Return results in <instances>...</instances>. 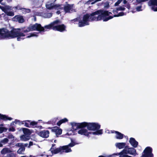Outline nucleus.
I'll use <instances>...</instances> for the list:
<instances>
[{
    "instance_id": "22",
    "label": "nucleus",
    "mask_w": 157,
    "mask_h": 157,
    "mask_svg": "<svg viewBox=\"0 0 157 157\" xmlns=\"http://www.w3.org/2000/svg\"><path fill=\"white\" fill-rule=\"evenodd\" d=\"M12 152V151L10 148H3L1 151V153L3 155L8 154Z\"/></svg>"
},
{
    "instance_id": "51",
    "label": "nucleus",
    "mask_w": 157,
    "mask_h": 157,
    "mask_svg": "<svg viewBox=\"0 0 157 157\" xmlns=\"http://www.w3.org/2000/svg\"><path fill=\"white\" fill-rule=\"evenodd\" d=\"M8 2H10L12 1V0H7Z\"/></svg>"
},
{
    "instance_id": "41",
    "label": "nucleus",
    "mask_w": 157,
    "mask_h": 157,
    "mask_svg": "<svg viewBox=\"0 0 157 157\" xmlns=\"http://www.w3.org/2000/svg\"><path fill=\"white\" fill-rule=\"evenodd\" d=\"M16 146L21 147L24 146L23 145V144L21 143H18L16 144Z\"/></svg>"
},
{
    "instance_id": "42",
    "label": "nucleus",
    "mask_w": 157,
    "mask_h": 157,
    "mask_svg": "<svg viewBox=\"0 0 157 157\" xmlns=\"http://www.w3.org/2000/svg\"><path fill=\"white\" fill-rule=\"evenodd\" d=\"M148 0H136L137 2L140 3L142 2H145L148 1Z\"/></svg>"
},
{
    "instance_id": "44",
    "label": "nucleus",
    "mask_w": 157,
    "mask_h": 157,
    "mask_svg": "<svg viewBox=\"0 0 157 157\" xmlns=\"http://www.w3.org/2000/svg\"><path fill=\"white\" fill-rule=\"evenodd\" d=\"M8 137L9 138H13V136L12 135H10Z\"/></svg>"
},
{
    "instance_id": "59",
    "label": "nucleus",
    "mask_w": 157,
    "mask_h": 157,
    "mask_svg": "<svg viewBox=\"0 0 157 157\" xmlns=\"http://www.w3.org/2000/svg\"><path fill=\"white\" fill-rule=\"evenodd\" d=\"M35 20L36 21V18H35Z\"/></svg>"
},
{
    "instance_id": "52",
    "label": "nucleus",
    "mask_w": 157,
    "mask_h": 157,
    "mask_svg": "<svg viewBox=\"0 0 157 157\" xmlns=\"http://www.w3.org/2000/svg\"><path fill=\"white\" fill-rule=\"evenodd\" d=\"M39 1L38 0H36L35 1L34 3H36V2H38Z\"/></svg>"
},
{
    "instance_id": "39",
    "label": "nucleus",
    "mask_w": 157,
    "mask_h": 157,
    "mask_svg": "<svg viewBox=\"0 0 157 157\" xmlns=\"http://www.w3.org/2000/svg\"><path fill=\"white\" fill-rule=\"evenodd\" d=\"M37 122H36L35 121H32L30 122V125H32L33 126H34L37 124Z\"/></svg>"
},
{
    "instance_id": "47",
    "label": "nucleus",
    "mask_w": 157,
    "mask_h": 157,
    "mask_svg": "<svg viewBox=\"0 0 157 157\" xmlns=\"http://www.w3.org/2000/svg\"><path fill=\"white\" fill-rule=\"evenodd\" d=\"M3 146L2 144V143L1 141L0 142V147H2Z\"/></svg>"
},
{
    "instance_id": "7",
    "label": "nucleus",
    "mask_w": 157,
    "mask_h": 157,
    "mask_svg": "<svg viewBox=\"0 0 157 157\" xmlns=\"http://www.w3.org/2000/svg\"><path fill=\"white\" fill-rule=\"evenodd\" d=\"M122 152L134 155H136L137 154L136 150L132 147H125L122 151Z\"/></svg>"
},
{
    "instance_id": "43",
    "label": "nucleus",
    "mask_w": 157,
    "mask_h": 157,
    "mask_svg": "<svg viewBox=\"0 0 157 157\" xmlns=\"http://www.w3.org/2000/svg\"><path fill=\"white\" fill-rule=\"evenodd\" d=\"M105 5L104 6V7H105L107 8L109 7V3L108 2H106L105 3Z\"/></svg>"
},
{
    "instance_id": "46",
    "label": "nucleus",
    "mask_w": 157,
    "mask_h": 157,
    "mask_svg": "<svg viewBox=\"0 0 157 157\" xmlns=\"http://www.w3.org/2000/svg\"><path fill=\"white\" fill-rule=\"evenodd\" d=\"M33 144V142H30L29 143V146H32Z\"/></svg>"
},
{
    "instance_id": "15",
    "label": "nucleus",
    "mask_w": 157,
    "mask_h": 157,
    "mask_svg": "<svg viewBox=\"0 0 157 157\" xmlns=\"http://www.w3.org/2000/svg\"><path fill=\"white\" fill-rule=\"evenodd\" d=\"M107 132L108 133H113L115 132L116 134L115 137L117 139H121L123 138V134L117 131H108V132Z\"/></svg>"
},
{
    "instance_id": "38",
    "label": "nucleus",
    "mask_w": 157,
    "mask_h": 157,
    "mask_svg": "<svg viewBox=\"0 0 157 157\" xmlns=\"http://www.w3.org/2000/svg\"><path fill=\"white\" fill-rule=\"evenodd\" d=\"M142 6H140L137 7L136 8V11H140L142 10Z\"/></svg>"
},
{
    "instance_id": "8",
    "label": "nucleus",
    "mask_w": 157,
    "mask_h": 157,
    "mask_svg": "<svg viewBox=\"0 0 157 157\" xmlns=\"http://www.w3.org/2000/svg\"><path fill=\"white\" fill-rule=\"evenodd\" d=\"M85 123L83 122L81 123H76L72 122L71 123L72 126L73 130H75L78 128H83L84 127V125Z\"/></svg>"
},
{
    "instance_id": "6",
    "label": "nucleus",
    "mask_w": 157,
    "mask_h": 157,
    "mask_svg": "<svg viewBox=\"0 0 157 157\" xmlns=\"http://www.w3.org/2000/svg\"><path fill=\"white\" fill-rule=\"evenodd\" d=\"M152 149L150 147H147L144 151V154L142 157H153V155L152 153Z\"/></svg>"
},
{
    "instance_id": "19",
    "label": "nucleus",
    "mask_w": 157,
    "mask_h": 157,
    "mask_svg": "<svg viewBox=\"0 0 157 157\" xmlns=\"http://www.w3.org/2000/svg\"><path fill=\"white\" fill-rule=\"evenodd\" d=\"M52 130L53 132H55L56 135H60L62 132V130L58 127L53 128L52 129Z\"/></svg>"
},
{
    "instance_id": "35",
    "label": "nucleus",
    "mask_w": 157,
    "mask_h": 157,
    "mask_svg": "<svg viewBox=\"0 0 157 157\" xmlns=\"http://www.w3.org/2000/svg\"><path fill=\"white\" fill-rule=\"evenodd\" d=\"M60 6L59 7V8H58L57 9H60V10H59L58 11H57L56 12V13L57 14H59L60 13H61V10H62L63 9H62V8H63V7L62 6Z\"/></svg>"
},
{
    "instance_id": "34",
    "label": "nucleus",
    "mask_w": 157,
    "mask_h": 157,
    "mask_svg": "<svg viewBox=\"0 0 157 157\" xmlns=\"http://www.w3.org/2000/svg\"><path fill=\"white\" fill-rule=\"evenodd\" d=\"M7 130V128L5 127H0V133H2L3 132H6Z\"/></svg>"
},
{
    "instance_id": "57",
    "label": "nucleus",
    "mask_w": 157,
    "mask_h": 157,
    "mask_svg": "<svg viewBox=\"0 0 157 157\" xmlns=\"http://www.w3.org/2000/svg\"><path fill=\"white\" fill-rule=\"evenodd\" d=\"M1 125V126H3V124H1V125Z\"/></svg>"
},
{
    "instance_id": "13",
    "label": "nucleus",
    "mask_w": 157,
    "mask_h": 157,
    "mask_svg": "<svg viewBox=\"0 0 157 157\" xmlns=\"http://www.w3.org/2000/svg\"><path fill=\"white\" fill-rule=\"evenodd\" d=\"M59 6H58L57 5H55L54 3H51L50 2H48L46 5V8L49 10L53 9H57Z\"/></svg>"
},
{
    "instance_id": "5",
    "label": "nucleus",
    "mask_w": 157,
    "mask_h": 157,
    "mask_svg": "<svg viewBox=\"0 0 157 157\" xmlns=\"http://www.w3.org/2000/svg\"><path fill=\"white\" fill-rule=\"evenodd\" d=\"M0 9L8 16H13L14 15L13 12L10 11L12 9L11 6H5L4 7H3L0 5Z\"/></svg>"
},
{
    "instance_id": "20",
    "label": "nucleus",
    "mask_w": 157,
    "mask_h": 157,
    "mask_svg": "<svg viewBox=\"0 0 157 157\" xmlns=\"http://www.w3.org/2000/svg\"><path fill=\"white\" fill-rule=\"evenodd\" d=\"M129 142L133 147H136L137 146L138 142L134 138H131L130 139Z\"/></svg>"
},
{
    "instance_id": "40",
    "label": "nucleus",
    "mask_w": 157,
    "mask_h": 157,
    "mask_svg": "<svg viewBox=\"0 0 157 157\" xmlns=\"http://www.w3.org/2000/svg\"><path fill=\"white\" fill-rule=\"evenodd\" d=\"M15 130V128L13 127H12L9 128V131H11V132H14Z\"/></svg>"
},
{
    "instance_id": "28",
    "label": "nucleus",
    "mask_w": 157,
    "mask_h": 157,
    "mask_svg": "<svg viewBox=\"0 0 157 157\" xmlns=\"http://www.w3.org/2000/svg\"><path fill=\"white\" fill-rule=\"evenodd\" d=\"M68 121V120L66 118H64L61 120L57 123V125L58 126H60L62 123H65Z\"/></svg>"
},
{
    "instance_id": "12",
    "label": "nucleus",
    "mask_w": 157,
    "mask_h": 157,
    "mask_svg": "<svg viewBox=\"0 0 157 157\" xmlns=\"http://www.w3.org/2000/svg\"><path fill=\"white\" fill-rule=\"evenodd\" d=\"M49 132L48 130H43L37 132L39 136L44 138H48L49 136Z\"/></svg>"
},
{
    "instance_id": "1",
    "label": "nucleus",
    "mask_w": 157,
    "mask_h": 157,
    "mask_svg": "<svg viewBox=\"0 0 157 157\" xmlns=\"http://www.w3.org/2000/svg\"><path fill=\"white\" fill-rule=\"evenodd\" d=\"M44 28L41 27L40 24H36L33 25H30L27 27L22 28L20 29H14L10 31L4 28L0 29V38L1 39L7 38H17V41H21L25 37L30 38L32 36L37 37V35L34 33H31L29 36H27L26 33L33 30L43 31Z\"/></svg>"
},
{
    "instance_id": "21",
    "label": "nucleus",
    "mask_w": 157,
    "mask_h": 157,
    "mask_svg": "<svg viewBox=\"0 0 157 157\" xmlns=\"http://www.w3.org/2000/svg\"><path fill=\"white\" fill-rule=\"evenodd\" d=\"M126 144L125 143H117L115 144V145L116 147L119 149H121L124 148Z\"/></svg>"
},
{
    "instance_id": "10",
    "label": "nucleus",
    "mask_w": 157,
    "mask_h": 157,
    "mask_svg": "<svg viewBox=\"0 0 157 157\" xmlns=\"http://www.w3.org/2000/svg\"><path fill=\"white\" fill-rule=\"evenodd\" d=\"M148 5L154 11H157V0H150L148 2Z\"/></svg>"
},
{
    "instance_id": "29",
    "label": "nucleus",
    "mask_w": 157,
    "mask_h": 157,
    "mask_svg": "<svg viewBox=\"0 0 157 157\" xmlns=\"http://www.w3.org/2000/svg\"><path fill=\"white\" fill-rule=\"evenodd\" d=\"M127 154L122 152V151L118 153V155H119V157H132L130 156L127 155Z\"/></svg>"
},
{
    "instance_id": "24",
    "label": "nucleus",
    "mask_w": 157,
    "mask_h": 157,
    "mask_svg": "<svg viewBox=\"0 0 157 157\" xmlns=\"http://www.w3.org/2000/svg\"><path fill=\"white\" fill-rule=\"evenodd\" d=\"M23 131L24 133V135L29 136L31 134V132L30 130L26 128H24L23 129Z\"/></svg>"
},
{
    "instance_id": "2",
    "label": "nucleus",
    "mask_w": 157,
    "mask_h": 157,
    "mask_svg": "<svg viewBox=\"0 0 157 157\" xmlns=\"http://www.w3.org/2000/svg\"><path fill=\"white\" fill-rule=\"evenodd\" d=\"M112 13L107 11L101 10H98L90 14L85 15L82 21L79 22L78 26L80 27L84 26L89 25L88 22L90 21H98L101 19L103 21H107L112 18L113 17L122 16L124 15L123 12H120L117 15L114 14L113 16H110Z\"/></svg>"
},
{
    "instance_id": "25",
    "label": "nucleus",
    "mask_w": 157,
    "mask_h": 157,
    "mask_svg": "<svg viewBox=\"0 0 157 157\" xmlns=\"http://www.w3.org/2000/svg\"><path fill=\"white\" fill-rule=\"evenodd\" d=\"M125 8L122 6H120L117 8L116 10H113V12L114 14H115L116 13H117V11H123L125 10Z\"/></svg>"
},
{
    "instance_id": "54",
    "label": "nucleus",
    "mask_w": 157,
    "mask_h": 157,
    "mask_svg": "<svg viewBox=\"0 0 157 157\" xmlns=\"http://www.w3.org/2000/svg\"><path fill=\"white\" fill-rule=\"evenodd\" d=\"M29 157H34V156H33L32 155H30L29 156Z\"/></svg>"
},
{
    "instance_id": "37",
    "label": "nucleus",
    "mask_w": 157,
    "mask_h": 157,
    "mask_svg": "<svg viewBox=\"0 0 157 157\" xmlns=\"http://www.w3.org/2000/svg\"><path fill=\"white\" fill-rule=\"evenodd\" d=\"M14 154L12 153V152L7 155L6 157H15Z\"/></svg>"
},
{
    "instance_id": "16",
    "label": "nucleus",
    "mask_w": 157,
    "mask_h": 157,
    "mask_svg": "<svg viewBox=\"0 0 157 157\" xmlns=\"http://www.w3.org/2000/svg\"><path fill=\"white\" fill-rule=\"evenodd\" d=\"M55 145V144H53L52 147L50 149V150L52 154H57L62 151V148H61V147H60L59 148H57L54 149L53 147H54Z\"/></svg>"
},
{
    "instance_id": "60",
    "label": "nucleus",
    "mask_w": 157,
    "mask_h": 157,
    "mask_svg": "<svg viewBox=\"0 0 157 157\" xmlns=\"http://www.w3.org/2000/svg\"><path fill=\"white\" fill-rule=\"evenodd\" d=\"M114 155H117V154H115Z\"/></svg>"
},
{
    "instance_id": "49",
    "label": "nucleus",
    "mask_w": 157,
    "mask_h": 157,
    "mask_svg": "<svg viewBox=\"0 0 157 157\" xmlns=\"http://www.w3.org/2000/svg\"><path fill=\"white\" fill-rule=\"evenodd\" d=\"M67 134L68 135H71V134H74V133H73V134H72V133H69V132H68L67 133Z\"/></svg>"
},
{
    "instance_id": "48",
    "label": "nucleus",
    "mask_w": 157,
    "mask_h": 157,
    "mask_svg": "<svg viewBox=\"0 0 157 157\" xmlns=\"http://www.w3.org/2000/svg\"><path fill=\"white\" fill-rule=\"evenodd\" d=\"M127 8H128V9H129V7H129V4H127Z\"/></svg>"
},
{
    "instance_id": "3",
    "label": "nucleus",
    "mask_w": 157,
    "mask_h": 157,
    "mask_svg": "<svg viewBox=\"0 0 157 157\" xmlns=\"http://www.w3.org/2000/svg\"><path fill=\"white\" fill-rule=\"evenodd\" d=\"M85 123L84 127H87L88 130H89L95 131L90 132L91 134L94 135H99L102 134V130L99 129L100 125L97 123Z\"/></svg>"
},
{
    "instance_id": "53",
    "label": "nucleus",
    "mask_w": 157,
    "mask_h": 157,
    "mask_svg": "<svg viewBox=\"0 0 157 157\" xmlns=\"http://www.w3.org/2000/svg\"><path fill=\"white\" fill-rule=\"evenodd\" d=\"M98 157H105L104 156H102V155H100V156H99Z\"/></svg>"
},
{
    "instance_id": "17",
    "label": "nucleus",
    "mask_w": 157,
    "mask_h": 157,
    "mask_svg": "<svg viewBox=\"0 0 157 157\" xmlns=\"http://www.w3.org/2000/svg\"><path fill=\"white\" fill-rule=\"evenodd\" d=\"M13 19L14 21H18L19 23H22L24 21V20L23 17L21 15H17L15 16Z\"/></svg>"
},
{
    "instance_id": "55",
    "label": "nucleus",
    "mask_w": 157,
    "mask_h": 157,
    "mask_svg": "<svg viewBox=\"0 0 157 157\" xmlns=\"http://www.w3.org/2000/svg\"><path fill=\"white\" fill-rule=\"evenodd\" d=\"M3 0H0V3H1Z\"/></svg>"
},
{
    "instance_id": "50",
    "label": "nucleus",
    "mask_w": 157,
    "mask_h": 157,
    "mask_svg": "<svg viewBox=\"0 0 157 157\" xmlns=\"http://www.w3.org/2000/svg\"><path fill=\"white\" fill-rule=\"evenodd\" d=\"M101 0H95V2H97L100 1H101Z\"/></svg>"
},
{
    "instance_id": "4",
    "label": "nucleus",
    "mask_w": 157,
    "mask_h": 157,
    "mask_svg": "<svg viewBox=\"0 0 157 157\" xmlns=\"http://www.w3.org/2000/svg\"><path fill=\"white\" fill-rule=\"evenodd\" d=\"M60 22L59 20H56L51 24L45 26L44 28L48 29H50L52 27V29L54 30L61 32H63L65 30L66 27L64 25H59V24L60 23Z\"/></svg>"
},
{
    "instance_id": "18",
    "label": "nucleus",
    "mask_w": 157,
    "mask_h": 157,
    "mask_svg": "<svg viewBox=\"0 0 157 157\" xmlns=\"http://www.w3.org/2000/svg\"><path fill=\"white\" fill-rule=\"evenodd\" d=\"M36 15L41 16L45 18H49L52 16V14L51 13H47L43 14L40 13L36 12Z\"/></svg>"
},
{
    "instance_id": "14",
    "label": "nucleus",
    "mask_w": 157,
    "mask_h": 157,
    "mask_svg": "<svg viewBox=\"0 0 157 157\" xmlns=\"http://www.w3.org/2000/svg\"><path fill=\"white\" fill-rule=\"evenodd\" d=\"M78 133L81 135L86 136H88L89 134H91L90 132H89L87 129L84 128H82L78 130Z\"/></svg>"
},
{
    "instance_id": "27",
    "label": "nucleus",
    "mask_w": 157,
    "mask_h": 157,
    "mask_svg": "<svg viewBox=\"0 0 157 157\" xmlns=\"http://www.w3.org/2000/svg\"><path fill=\"white\" fill-rule=\"evenodd\" d=\"M25 150V147L24 146H22L20 147L18 150L17 152L19 154H23V153Z\"/></svg>"
},
{
    "instance_id": "45",
    "label": "nucleus",
    "mask_w": 157,
    "mask_h": 157,
    "mask_svg": "<svg viewBox=\"0 0 157 157\" xmlns=\"http://www.w3.org/2000/svg\"><path fill=\"white\" fill-rule=\"evenodd\" d=\"M40 156H44L45 157H48V155H44V154H42L40 155Z\"/></svg>"
},
{
    "instance_id": "36",
    "label": "nucleus",
    "mask_w": 157,
    "mask_h": 157,
    "mask_svg": "<svg viewBox=\"0 0 157 157\" xmlns=\"http://www.w3.org/2000/svg\"><path fill=\"white\" fill-rule=\"evenodd\" d=\"M14 123H15V124H21V122L20 121H19V120H15L13 122H12L11 123V124H13Z\"/></svg>"
},
{
    "instance_id": "56",
    "label": "nucleus",
    "mask_w": 157,
    "mask_h": 157,
    "mask_svg": "<svg viewBox=\"0 0 157 157\" xmlns=\"http://www.w3.org/2000/svg\"><path fill=\"white\" fill-rule=\"evenodd\" d=\"M54 142L55 143H56V140H55L54 141Z\"/></svg>"
},
{
    "instance_id": "30",
    "label": "nucleus",
    "mask_w": 157,
    "mask_h": 157,
    "mask_svg": "<svg viewBox=\"0 0 157 157\" xmlns=\"http://www.w3.org/2000/svg\"><path fill=\"white\" fill-rule=\"evenodd\" d=\"M27 121H21V124H25V126H26V127H29V128L30 127V124H29V123L26 122ZM27 121L28 122H30L29 121Z\"/></svg>"
},
{
    "instance_id": "9",
    "label": "nucleus",
    "mask_w": 157,
    "mask_h": 157,
    "mask_svg": "<svg viewBox=\"0 0 157 157\" xmlns=\"http://www.w3.org/2000/svg\"><path fill=\"white\" fill-rule=\"evenodd\" d=\"M63 7L64 8V10L65 13H71L76 11L73 5L67 4Z\"/></svg>"
},
{
    "instance_id": "11",
    "label": "nucleus",
    "mask_w": 157,
    "mask_h": 157,
    "mask_svg": "<svg viewBox=\"0 0 157 157\" xmlns=\"http://www.w3.org/2000/svg\"><path fill=\"white\" fill-rule=\"evenodd\" d=\"M75 145V143L71 140V143L68 145H66L61 147L62 148V150L65 151V152L66 153L70 152L71 151V150L69 147H72Z\"/></svg>"
},
{
    "instance_id": "31",
    "label": "nucleus",
    "mask_w": 157,
    "mask_h": 157,
    "mask_svg": "<svg viewBox=\"0 0 157 157\" xmlns=\"http://www.w3.org/2000/svg\"><path fill=\"white\" fill-rule=\"evenodd\" d=\"M1 141L3 145L6 144L8 142L9 140L7 138H5L1 140Z\"/></svg>"
},
{
    "instance_id": "32",
    "label": "nucleus",
    "mask_w": 157,
    "mask_h": 157,
    "mask_svg": "<svg viewBox=\"0 0 157 157\" xmlns=\"http://www.w3.org/2000/svg\"><path fill=\"white\" fill-rule=\"evenodd\" d=\"M22 12L24 13H29L30 12V10L29 9H26L25 8H22Z\"/></svg>"
},
{
    "instance_id": "33",
    "label": "nucleus",
    "mask_w": 157,
    "mask_h": 157,
    "mask_svg": "<svg viewBox=\"0 0 157 157\" xmlns=\"http://www.w3.org/2000/svg\"><path fill=\"white\" fill-rule=\"evenodd\" d=\"M22 8L20 6L18 5L16 6L13 7V9H14L15 11H16L17 10H22Z\"/></svg>"
},
{
    "instance_id": "23",
    "label": "nucleus",
    "mask_w": 157,
    "mask_h": 157,
    "mask_svg": "<svg viewBox=\"0 0 157 157\" xmlns=\"http://www.w3.org/2000/svg\"><path fill=\"white\" fill-rule=\"evenodd\" d=\"M20 138L21 141H25L30 139V136H29L23 135L20 136Z\"/></svg>"
},
{
    "instance_id": "58",
    "label": "nucleus",
    "mask_w": 157,
    "mask_h": 157,
    "mask_svg": "<svg viewBox=\"0 0 157 157\" xmlns=\"http://www.w3.org/2000/svg\"><path fill=\"white\" fill-rule=\"evenodd\" d=\"M21 157H25V156H22Z\"/></svg>"
},
{
    "instance_id": "26",
    "label": "nucleus",
    "mask_w": 157,
    "mask_h": 157,
    "mask_svg": "<svg viewBox=\"0 0 157 157\" xmlns=\"http://www.w3.org/2000/svg\"><path fill=\"white\" fill-rule=\"evenodd\" d=\"M123 1V3L124 4H127V2L126 0H118L117 2H116L114 5L115 6H117L120 4Z\"/></svg>"
}]
</instances>
